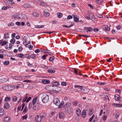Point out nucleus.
<instances>
[{
  "label": "nucleus",
  "mask_w": 122,
  "mask_h": 122,
  "mask_svg": "<svg viewBox=\"0 0 122 122\" xmlns=\"http://www.w3.org/2000/svg\"><path fill=\"white\" fill-rule=\"evenodd\" d=\"M38 97L41 98L42 101L44 103H46L49 100L48 95L45 93H41L39 95Z\"/></svg>",
  "instance_id": "obj_1"
},
{
  "label": "nucleus",
  "mask_w": 122,
  "mask_h": 122,
  "mask_svg": "<svg viewBox=\"0 0 122 122\" xmlns=\"http://www.w3.org/2000/svg\"><path fill=\"white\" fill-rule=\"evenodd\" d=\"M37 97H36L33 98L32 101V103L33 105V108L34 109L36 110L39 107V104L37 101Z\"/></svg>",
  "instance_id": "obj_2"
},
{
  "label": "nucleus",
  "mask_w": 122,
  "mask_h": 122,
  "mask_svg": "<svg viewBox=\"0 0 122 122\" xmlns=\"http://www.w3.org/2000/svg\"><path fill=\"white\" fill-rule=\"evenodd\" d=\"M15 87L14 86L7 85L3 86L2 88L4 90L10 91L14 89Z\"/></svg>",
  "instance_id": "obj_3"
},
{
  "label": "nucleus",
  "mask_w": 122,
  "mask_h": 122,
  "mask_svg": "<svg viewBox=\"0 0 122 122\" xmlns=\"http://www.w3.org/2000/svg\"><path fill=\"white\" fill-rule=\"evenodd\" d=\"M44 117V116L43 115H37L35 117V121L36 122H41Z\"/></svg>",
  "instance_id": "obj_4"
},
{
  "label": "nucleus",
  "mask_w": 122,
  "mask_h": 122,
  "mask_svg": "<svg viewBox=\"0 0 122 122\" xmlns=\"http://www.w3.org/2000/svg\"><path fill=\"white\" fill-rule=\"evenodd\" d=\"M98 118L97 116L94 114L89 119V121L90 122H91L92 120H93L92 122H97L98 121Z\"/></svg>",
  "instance_id": "obj_5"
},
{
  "label": "nucleus",
  "mask_w": 122,
  "mask_h": 122,
  "mask_svg": "<svg viewBox=\"0 0 122 122\" xmlns=\"http://www.w3.org/2000/svg\"><path fill=\"white\" fill-rule=\"evenodd\" d=\"M22 18V15L20 14H15L13 15L12 19L14 20L13 18L16 19H21Z\"/></svg>",
  "instance_id": "obj_6"
},
{
  "label": "nucleus",
  "mask_w": 122,
  "mask_h": 122,
  "mask_svg": "<svg viewBox=\"0 0 122 122\" xmlns=\"http://www.w3.org/2000/svg\"><path fill=\"white\" fill-rule=\"evenodd\" d=\"M54 86L53 85H49L46 86V89L47 91H54Z\"/></svg>",
  "instance_id": "obj_7"
},
{
  "label": "nucleus",
  "mask_w": 122,
  "mask_h": 122,
  "mask_svg": "<svg viewBox=\"0 0 122 122\" xmlns=\"http://www.w3.org/2000/svg\"><path fill=\"white\" fill-rule=\"evenodd\" d=\"M31 98L30 97L28 98V97L26 95H25L24 98L23 99L22 102H24L25 101L27 103L30 100Z\"/></svg>",
  "instance_id": "obj_8"
},
{
  "label": "nucleus",
  "mask_w": 122,
  "mask_h": 122,
  "mask_svg": "<svg viewBox=\"0 0 122 122\" xmlns=\"http://www.w3.org/2000/svg\"><path fill=\"white\" fill-rule=\"evenodd\" d=\"M66 112L69 114H71L72 113L73 111V109L71 107L67 108L65 109Z\"/></svg>",
  "instance_id": "obj_9"
},
{
  "label": "nucleus",
  "mask_w": 122,
  "mask_h": 122,
  "mask_svg": "<svg viewBox=\"0 0 122 122\" xmlns=\"http://www.w3.org/2000/svg\"><path fill=\"white\" fill-rule=\"evenodd\" d=\"M60 102L59 99L56 98L54 99L53 101L54 104L57 106H58L60 104Z\"/></svg>",
  "instance_id": "obj_10"
},
{
  "label": "nucleus",
  "mask_w": 122,
  "mask_h": 122,
  "mask_svg": "<svg viewBox=\"0 0 122 122\" xmlns=\"http://www.w3.org/2000/svg\"><path fill=\"white\" fill-rule=\"evenodd\" d=\"M10 120V118L8 116L5 117L3 120V122H9Z\"/></svg>",
  "instance_id": "obj_11"
},
{
  "label": "nucleus",
  "mask_w": 122,
  "mask_h": 122,
  "mask_svg": "<svg viewBox=\"0 0 122 122\" xmlns=\"http://www.w3.org/2000/svg\"><path fill=\"white\" fill-rule=\"evenodd\" d=\"M8 42L5 41H3V39L0 40V45L2 46L6 45Z\"/></svg>",
  "instance_id": "obj_12"
},
{
  "label": "nucleus",
  "mask_w": 122,
  "mask_h": 122,
  "mask_svg": "<svg viewBox=\"0 0 122 122\" xmlns=\"http://www.w3.org/2000/svg\"><path fill=\"white\" fill-rule=\"evenodd\" d=\"M72 16H73L74 20L76 22H78L79 21V17L76 15H73Z\"/></svg>",
  "instance_id": "obj_13"
},
{
  "label": "nucleus",
  "mask_w": 122,
  "mask_h": 122,
  "mask_svg": "<svg viewBox=\"0 0 122 122\" xmlns=\"http://www.w3.org/2000/svg\"><path fill=\"white\" fill-rule=\"evenodd\" d=\"M82 91V92L84 94L87 93L89 91V89L87 88H83V89Z\"/></svg>",
  "instance_id": "obj_14"
},
{
  "label": "nucleus",
  "mask_w": 122,
  "mask_h": 122,
  "mask_svg": "<svg viewBox=\"0 0 122 122\" xmlns=\"http://www.w3.org/2000/svg\"><path fill=\"white\" fill-rule=\"evenodd\" d=\"M42 83L44 84H46L49 83L50 81L49 80H47L45 79H43L42 80Z\"/></svg>",
  "instance_id": "obj_15"
},
{
  "label": "nucleus",
  "mask_w": 122,
  "mask_h": 122,
  "mask_svg": "<svg viewBox=\"0 0 122 122\" xmlns=\"http://www.w3.org/2000/svg\"><path fill=\"white\" fill-rule=\"evenodd\" d=\"M49 10L47 9L45 10L44 11V13L45 16L46 17H48L49 15Z\"/></svg>",
  "instance_id": "obj_16"
},
{
  "label": "nucleus",
  "mask_w": 122,
  "mask_h": 122,
  "mask_svg": "<svg viewBox=\"0 0 122 122\" xmlns=\"http://www.w3.org/2000/svg\"><path fill=\"white\" fill-rule=\"evenodd\" d=\"M10 106L9 103L6 102L5 104L3 107L5 109H7L9 108Z\"/></svg>",
  "instance_id": "obj_17"
},
{
  "label": "nucleus",
  "mask_w": 122,
  "mask_h": 122,
  "mask_svg": "<svg viewBox=\"0 0 122 122\" xmlns=\"http://www.w3.org/2000/svg\"><path fill=\"white\" fill-rule=\"evenodd\" d=\"M59 116L60 118L62 119L65 117V114L63 112H61L59 114Z\"/></svg>",
  "instance_id": "obj_18"
},
{
  "label": "nucleus",
  "mask_w": 122,
  "mask_h": 122,
  "mask_svg": "<svg viewBox=\"0 0 122 122\" xmlns=\"http://www.w3.org/2000/svg\"><path fill=\"white\" fill-rule=\"evenodd\" d=\"M76 112V115L78 116H79L81 115V111L79 108L77 109Z\"/></svg>",
  "instance_id": "obj_19"
},
{
  "label": "nucleus",
  "mask_w": 122,
  "mask_h": 122,
  "mask_svg": "<svg viewBox=\"0 0 122 122\" xmlns=\"http://www.w3.org/2000/svg\"><path fill=\"white\" fill-rule=\"evenodd\" d=\"M4 114V111L3 109L0 108V117H1L3 116Z\"/></svg>",
  "instance_id": "obj_20"
},
{
  "label": "nucleus",
  "mask_w": 122,
  "mask_h": 122,
  "mask_svg": "<svg viewBox=\"0 0 122 122\" xmlns=\"http://www.w3.org/2000/svg\"><path fill=\"white\" fill-rule=\"evenodd\" d=\"M9 34L8 33H5L4 34L3 38L5 39H7L9 38Z\"/></svg>",
  "instance_id": "obj_21"
},
{
  "label": "nucleus",
  "mask_w": 122,
  "mask_h": 122,
  "mask_svg": "<svg viewBox=\"0 0 122 122\" xmlns=\"http://www.w3.org/2000/svg\"><path fill=\"white\" fill-rule=\"evenodd\" d=\"M54 91H59L61 90V88L60 87L58 86H54Z\"/></svg>",
  "instance_id": "obj_22"
},
{
  "label": "nucleus",
  "mask_w": 122,
  "mask_h": 122,
  "mask_svg": "<svg viewBox=\"0 0 122 122\" xmlns=\"http://www.w3.org/2000/svg\"><path fill=\"white\" fill-rule=\"evenodd\" d=\"M103 28L105 31H109L110 30L109 28L107 25L103 26Z\"/></svg>",
  "instance_id": "obj_23"
},
{
  "label": "nucleus",
  "mask_w": 122,
  "mask_h": 122,
  "mask_svg": "<svg viewBox=\"0 0 122 122\" xmlns=\"http://www.w3.org/2000/svg\"><path fill=\"white\" fill-rule=\"evenodd\" d=\"M11 98L9 97H6L5 98L4 101L5 102H9L11 100Z\"/></svg>",
  "instance_id": "obj_24"
},
{
  "label": "nucleus",
  "mask_w": 122,
  "mask_h": 122,
  "mask_svg": "<svg viewBox=\"0 0 122 122\" xmlns=\"http://www.w3.org/2000/svg\"><path fill=\"white\" fill-rule=\"evenodd\" d=\"M15 86V88H22L23 87V85L22 84H17Z\"/></svg>",
  "instance_id": "obj_25"
},
{
  "label": "nucleus",
  "mask_w": 122,
  "mask_h": 122,
  "mask_svg": "<svg viewBox=\"0 0 122 122\" xmlns=\"http://www.w3.org/2000/svg\"><path fill=\"white\" fill-rule=\"evenodd\" d=\"M86 112H85V110H83L81 114V116L83 117H85L86 116Z\"/></svg>",
  "instance_id": "obj_26"
},
{
  "label": "nucleus",
  "mask_w": 122,
  "mask_h": 122,
  "mask_svg": "<svg viewBox=\"0 0 122 122\" xmlns=\"http://www.w3.org/2000/svg\"><path fill=\"white\" fill-rule=\"evenodd\" d=\"M115 98L116 100L117 101H118L120 99L119 96L118 94H116L115 96Z\"/></svg>",
  "instance_id": "obj_27"
},
{
  "label": "nucleus",
  "mask_w": 122,
  "mask_h": 122,
  "mask_svg": "<svg viewBox=\"0 0 122 122\" xmlns=\"http://www.w3.org/2000/svg\"><path fill=\"white\" fill-rule=\"evenodd\" d=\"M104 101L106 102L107 101L108 102V101H109V98L107 96H106L105 97Z\"/></svg>",
  "instance_id": "obj_28"
},
{
  "label": "nucleus",
  "mask_w": 122,
  "mask_h": 122,
  "mask_svg": "<svg viewBox=\"0 0 122 122\" xmlns=\"http://www.w3.org/2000/svg\"><path fill=\"white\" fill-rule=\"evenodd\" d=\"M112 106H115L117 107H122V105L119 104H117L114 103L112 104Z\"/></svg>",
  "instance_id": "obj_29"
},
{
  "label": "nucleus",
  "mask_w": 122,
  "mask_h": 122,
  "mask_svg": "<svg viewBox=\"0 0 122 122\" xmlns=\"http://www.w3.org/2000/svg\"><path fill=\"white\" fill-rule=\"evenodd\" d=\"M22 15V18H22L25 19H27L28 18V17L27 16V15H23L21 14Z\"/></svg>",
  "instance_id": "obj_30"
},
{
  "label": "nucleus",
  "mask_w": 122,
  "mask_h": 122,
  "mask_svg": "<svg viewBox=\"0 0 122 122\" xmlns=\"http://www.w3.org/2000/svg\"><path fill=\"white\" fill-rule=\"evenodd\" d=\"M89 16L91 20H94V17L93 15L92 14H90L89 15Z\"/></svg>",
  "instance_id": "obj_31"
},
{
  "label": "nucleus",
  "mask_w": 122,
  "mask_h": 122,
  "mask_svg": "<svg viewBox=\"0 0 122 122\" xmlns=\"http://www.w3.org/2000/svg\"><path fill=\"white\" fill-rule=\"evenodd\" d=\"M60 104H59L58 105V107L59 108H61L63 106V105L64 104V102L63 101H62L60 103Z\"/></svg>",
  "instance_id": "obj_32"
},
{
  "label": "nucleus",
  "mask_w": 122,
  "mask_h": 122,
  "mask_svg": "<svg viewBox=\"0 0 122 122\" xmlns=\"http://www.w3.org/2000/svg\"><path fill=\"white\" fill-rule=\"evenodd\" d=\"M57 15L59 18H61L62 16V14L61 12H58L57 14Z\"/></svg>",
  "instance_id": "obj_33"
},
{
  "label": "nucleus",
  "mask_w": 122,
  "mask_h": 122,
  "mask_svg": "<svg viewBox=\"0 0 122 122\" xmlns=\"http://www.w3.org/2000/svg\"><path fill=\"white\" fill-rule=\"evenodd\" d=\"M9 61L6 60L4 62L3 64L4 65L7 66L9 64Z\"/></svg>",
  "instance_id": "obj_34"
},
{
  "label": "nucleus",
  "mask_w": 122,
  "mask_h": 122,
  "mask_svg": "<svg viewBox=\"0 0 122 122\" xmlns=\"http://www.w3.org/2000/svg\"><path fill=\"white\" fill-rule=\"evenodd\" d=\"M88 114L89 115H92V109H90L89 110L88 112Z\"/></svg>",
  "instance_id": "obj_35"
},
{
  "label": "nucleus",
  "mask_w": 122,
  "mask_h": 122,
  "mask_svg": "<svg viewBox=\"0 0 122 122\" xmlns=\"http://www.w3.org/2000/svg\"><path fill=\"white\" fill-rule=\"evenodd\" d=\"M10 1V0H5L4 2L6 4L9 5Z\"/></svg>",
  "instance_id": "obj_36"
},
{
  "label": "nucleus",
  "mask_w": 122,
  "mask_h": 122,
  "mask_svg": "<svg viewBox=\"0 0 122 122\" xmlns=\"http://www.w3.org/2000/svg\"><path fill=\"white\" fill-rule=\"evenodd\" d=\"M32 15L35 17H38L39 16L38 14L35 12H33L32 13Z\"/></svg>",
  "instance_id": "obj_37"
},
{
  "label": "nucleus",
  "mask_w": 122,
  "mask_h": 122,
  "mask_svg": "<svg viewBox=\"0 0 122 122\" xmlns=\"http://www.w3.org/2000/svg\"><path fill=\"white\" fill-rule=\"evenodd\" d=\"M40 50L41 51L44 53H46V51L47 50L46 49H45L42 48H40Z\"/></svg>",
  "instance_id": "obj_38"
},
{
  "label": "nucleus",
  "mask_w": 122,
  "mask_h": 122,
  "mask_svg": "<svg viewBox=\"0 0 122 122\" xmlns=\"http://www.w3.org/2000/svg\"><path fill=\"white\" fill-rule=\"evenodd\" d=\"M30 5L28 4L25 3L23 5V7L25 8H27L30 7Z\"/></svg>",
  "instance_id": "obj_39"
},
{
  "label": "nucleus",
  "mask_w": 122,
  "mask_h": 122,
  "mask_svg": "<svg viewBox=\"0 0 122 122\" xmlns=\"http://www.w3.org/2000/svg\"><path fill=\"white\" fill-rule=\"evenodd\" d=\"M52 84L54 85L57 86L58 85L59 83L58 81H53L52 82Z\"/></svg>",
  "instance_id": "obj_40"
},
{
  "label": "nucleus",
  "mask_w": 122,
  "mask_h": 122,
  "mask_svg": "<svg viewBox=\"0 0 122 122\" xmlns=\"http://www.w3.org/2000/svg\"><path fill=\"white\" fill-rule=\"evenodd\" d=\"M6 80L5 78H3L2 79H0V82H4L6 81Z\"/></svg>",
  "instance_id": "obj_41"
},
{
  "label": "nucleus",
  "mask_w": 122,
  "mask_h": 122,
  "mask_svg": "<svg viewBox=\"0 0 122 122\" xmlns=\"http://www.w3.org/2000/svg\"><path fill=\"white\" fill-rule=\"evenodd\" d=\"M28 111V109L26 107H25L24 109L23 110V112L25 113L26 112H27Z\"/></svg>",
  "instance_id": "obj_42"
},
{
  "label": "nucleus",
  "mask_w": 122,
  "mask_h": 122,
  "mask_svg": "<svg viewBox=\"0 0 122 122\" xmlns=\"http://www.w3.org/2000/svg\"><path fill=\"white\" fill-rule=\"evenodd\" d=\"M17 99V97L15 96L13 97L12 98V100L13 101L15 102L16 101Z\"/></svg>",
  "instance_id": "obj_43"
},
{
  "label": "nucleus",
  "mask_w": 122,
  "mask_h": 122,
  "mask_svg": "<svg viewBox=\"0 0 122 122\" xmlns=\"http://www.w3.org/2000/svg\"><path fill=\"white\" fill-rule=\"evenodd\" d=\"M14 25V23L13 22H11L9 23L8 24V26L9 27H10L11 26H13Z\"/></svg>",
  "instance_id": "obj_44"
},
{
  "label": "nucleus",
  "mask_w": 122,
  "mask_h": 122,
  "mask_svg": "<svg viewBox=\"0 0 122 122\" xmlns=\"http://www.w3.org/2000/svg\"><path fill=\"white\" fill-rule=\"evenodd\" d=\"M92 30V29L90 27H89L87 29V32H90Z\"/></svg>",
  "instance_id": "obj_45"
},
{
  "label": "nucleus",
  "mask_w": 122,
  "mask_h": 122,
  "mask_svg": "<svg viewBox=\"0 0 122 122\" xmlns=\"http://www.w3.org/2000/svg\"><path fill=\"white\" fill-rule=\"evenodd\" d=\"M44 26L43 25H36V28H43Z\"/></svg>",
  "instance_id": "obj_46"
},
{
  "label": "nucleus",
  "mask_w": 122,
  "mask_h": 122,
  "mask_svg": "<svg viewBox=\"0 0 122 122\" xmlns=\"http://www.w3.org/2000/svg\"><path fill=\"white\" fill-rule=\"evenodd\" d=\"M61 85L63 86H66L67 85L66 82L65 81L62 82L61 83Z\"/></svg>",
  "instance_id": "obj_47"
},
{
  "label": "nucleus",
  "mask_w": 122,
  "mask_h": 122,
  "mask_svg": "<svg viewBox=\"0 0 122 122\" xmlns=\"http://www.w3.org/2000/svg\"><path fill=\"white\" fill-rule=\"evenodd\" d=\"M18 56L21 58H23L25 57V56L22 54H18Z\"/></svg>",
  "instance_id": "obj_48"
},
{
  "label": "nucleus",
  "mask_w": 122,
  "mask_h": 122,
  "mask_svg": "<svg viewBox=\"0 0 122 122\" xmlns=\"http://www.w3.org/2000/svg\"><path fill=\"white\" fill-rule=\"evenodd\" d=\"M55 71L52 70H48V72L51 73H54L55 72Z\"/></svg>",
  "instance_id": "obj_49"
},
{
  "label": "nucleus",
  "mask_w": 122,
  "mask_h": 122,
  "mask_svg": "<svg viewBox=\"0 0 122 122\" xmlns=\"http://www.w3.org/2000/svg\"><path fill=\"white\" fill-rule=\"evenodd\" d=\"M32 105L31 103L30 102L29 103L28 105V108L29 109H30L32 107Z\"/></svg>",
  "instance_id": "obj_50"
},
{
  "label": "nucleus",
  "mask_w": 122,
  "mask_h": 122,
  "mask_svg": "<svg viewBox=\"0 0 122 122\" xmlns=\"http://www.w3.org/2000/svg\"><path fill=\"white\" fill-rule=\"evenodd\" d=\"M107 118V116L106 115H104L103 116L102 119L104 121H105L106 120Z\"/></svg>",
  "instance_id": "obj_51"
},
{
  "label": "nucleus",
  "mask_w": 122,
  "mask_h": 122,
  "mask_svg": "<svg viewBox=\"0 0 122 122\" xmlns=\"http://www.w3.org/2000/svg\"><path fill=\"white\" fill-rule=\"evenodd\" d=\"M71 104L69 103H67L64 106V107H66L68 106H70L71 105Z\"/></svg>",
  "instance_id": "obj_52"
},
{
  "label": "nucleus",
  "mask_w": 122,
  "mask_h": 122,
  "mask_svg": "<svg viewBox=\"0 0 122 122\" xmlns=\"http://www.w3.org/2000/svg\"><path fill=\"white\" fill-rule=\"evenodd\" d=\"M54 59V57H50L49 59V61H50L52 62Z\"/></svg>",
  "instance_id": "obj_53"
},
{
  "label": "nucleus",
  "mask_w": 122,
  "mask_h": 122,
  "mask_svg": "<svg viewBox=\"0 0 122 122\" xmlns=\"http://www.w3.org/2000/svg\"><path fill=\"white\" fill-rule=\"evenodd\" d=\"M27 117V116L26 115H25L23 116L22 119L23 120H24L26 119Z\"/></svg>",
  "instance_id": "obj_54"
},
{
  "label": "nucleus",
  "mask_w": 122,
  "mask_h": 122,
  "mask_svg": "<svg viewBox=\"0 0 122 122\" xmlns=\"http://www.w3.org/2000/svg\"><path fill=\"white\" fill-rule=\"evenodd\" d=\"M15 42V39H12L10 41V42L12 44H14Z\"/></svg>",
  "instance_id": "obj_55"
},
{
  "label": "nucleus",
  "mask_w": 122,
  "mask_h": 122,
  "mask_svg": "<svg viewBox=\"0 0 122 122\" xmlns=\"http://www.w3.org/2000/svg\"><path fill=\"white\" fill-rule=\"evenodd\" d=\"M23 44L25 46L27 47V46L28 45V44L27 43L26 40H25V41L23 42Z\"/></svg>",
  "instance_id": "obj_56"
},
{
  "label": "nucleus",
  "mask_w": 122,
  "mask_h": 122,
  "mask_svg": "<svg viewBox=\"0 0 122 122\" xmlns=\"http://www.w3.org/2000/svg\"><path fill=\"white\" fill-rule=\"evenodd\" d=\"M41 5L42 6L44 7L46 5L45 3L44 2H42L41 4Z\"/></svg>",
  "instance_id": "obj_57"
},
{
  "label": "nucleus",
  "mask_w": 122,
  "mask_h": 122,
  "mask_svg": "<svg viewBox=\"0 0 122 122\" xmlns=\"http://www.w3.org/2000/svg\"><path fill=\"white\" fill-rule=\"evenodd\" d=\"M21 78L22 77L21 76H19L17 77V78L16 79V80L19 81H21Z\"/></svg>",
  "instance_id": "obj_58"
},
{
  "label": "nucleus",
  "mask_w": 122,
  "mask_h": 122,
  "mask_svg": "<svg viewBox=\"0 0 122 122\" xmlns=\"http://www.w3.org/2000/svg\"><path fill=\"white\" fill-rule=\"evenodd\" d=\"M72 16H71V15H68L67 17V19L68 20H69L70 19H72Z\"/></svg>",
  "instance_id": "obj_59"
},
{
  "label": "nucleus",
  "mask_w": 122,
  "mask_h": 122,
  "mask_svg": "<svg viewBox=\"0 0 122 122\" xmlns=\"http://www.w3.org/2000/svg\"><path fill=\"white\" fill-rule=\"evenodd\" d=\"M31 58L33 59H36V56L33 54H32L30 56Z\"/></svg>",
  "instance_id": "obj_60"
},
{
  "label": "nucleus",
  "mask_w": 122,
  "mask_h": 122,
  "mask_svg": "<svg viewBox=\"0 0 122 122\" xmlns=\"http://www.w3.org/2000/svg\"><path fill=\"white\" fill-rule=\"evenodd\" d=\"M41 51L40 49H37L35 51V53H38L39 52H40V51Z\"/></svg>",
  "instance_id": "obj_61"
},
{
  "label": "nucleus",
  "mask_w": 122,
  "mask_h": 122,
  "mask_svg": "<svg viewBox=\"0 0 122 122\" xmlns=\"http://www.w3.org/2000/svg\"><path fill=\"white\" fill-rule=\"evenodd\" d=\"M25 57L27 58H29L31 57L28 54H26L25 55Z\"/></svg>",
  "instance_id": "obj_62"
},
{
  "label": "nucleus",
  "mask_w": 122,
  "mask_h": 122,
  "mask_svg": "<svg viewBox=\"0 0 122 122\" xmlns=\"http://www.w3.org/2000/svg\"><path fill=\"white\" fill-rule=\"evenodd\" d=\"M83 89V88H78L76 90V91L77 92H79V91H80V90L82 91Z\"/></svg>",
  "instance_id": "obj_63"
},
{
  "label": "nucleus",
  "mask_w": 122,
  "mask_h": 122,
  "mask_svg": "<svg viewBox=\"0 0 122 122\" xmlns=\"http://www.w3.org/2000/svg\"><path fill=\"white\" fill-rule=\"evenodd\" d=\"M73 104L74 105L76 106L77 104V101H75L73 102Z\"/></svg>",
  "instance_id": "obj_64"
}]
</instances>
